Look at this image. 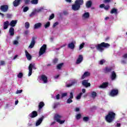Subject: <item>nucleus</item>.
I'll list each match as a JSON object with an SVG mask.
<instances>
[{
  "instance_id": "obj_1",
  "label": "nucleus",
  "mask_w": 127,
  "mask_h": 127,
  "mask_svg": "<svg viewBox=\"0 0 127 127\" xmlns=\"http://www.w3.org/2000/svg\"><path fill=\"white\" fill-rule=\"evenodd\" d=\"M116 119V113L113 112H109L107 115L105 117V121L107 123L111 124L113 123L115 119Z\"/></svg>"
},
{
  "instance_id": "obj_2",
  "label": "nucleus",
  "mask_w": 127,
  "mask_h": 127,
  "mask_svg": "<svg viewBox=\"0 0 127 127\" xmlns=\"http://www.w3.org/2000/svg\"><path fill=\"white\" fill-rule=\"evenodd\" d=\"M109 46H111L110 44L105 42H102L96 45L95 48H96L97 50L98 51L102 52L105 50L104 48H109Z\"/></svg>"
},
{
  "instance_id": "obj_3",
  "label": "nucleus",
  "mask_w": 127,
  "mask_h": 127,
  "mask_svg": "<svg viewBox=\"0 0 127 127\" xmlns=\"http://www.w3.org/2000/svg\"><path fill=\"white\" fill-rule=\"evenodd\" d=\"M46 50H47V45L46 44H43V46H42L39 52V57H40L41 55H43L44 53L46 52Z\"/></svg>"
},
{
  "instance_id": "obj_4",
  "label": "nucleus",
  "mask_w": 127,
  "mask_h": 127,
  "mask_svg": "<svg viewBox=\"0 0 127 127\" xmlns=\"http://www.w3.org/2000/svg\"><path fill=\"white\" fill-rule=\"evenodd\" d=\"M61 118H62V116L60 115L59 114L55 115V116H54L55 121H56V122H57V123H59V124H60V125H62V124H64V123H65V120L61 121L60 120V119H61Z\"/></svg>"
},
{
  "instance_id": "obj_5",
  "label": "nucleus",
  "mask_w": 127,
  "mask_h": 127,
  "mask_svg": "<svg viewBox=\"0 0 127 127\" xmlns=\"http://www.w3.org/2000/svg\"><path fill=\"white\" fill-rule=\"evenodd\" d=\"M29 73L28 76L30 77L31 75H32V69L36 70V67H35V64H30L28 66Z\"/></svg>"
},
{
  "instance_id": "obj_6",
  "label": "nucleus",
  "mask_w": 127,
  "mask_h": 127,
  "mask_svg": "<svg viewBox=\"0 0 127 127\" xmlns=\"http://www.w3.org/2000/svg\"><path fill=\"white\" fill-rule=\"evenodd\" d=\"M119 95V89H113L111 90V92L109 93V96L110 97H116Z\"/></svg>"
},
{
  "instance_id": "obj_7",
  "label": "nucleus",
  "mask_w": 127,
  "mask_h": 127,
  "mask_svg": "<svg viewBox=\"0 0 127 127\" xmlns=\"http://www.w3.org/2000/svg\"><path fill=\"white\" fill-rule=\"evenodd\" d=\"M36 39H37V38L35 37H33L32 38V40L31 41V43L29 46V48H33L34 47V45H35V43H36Z\"/></svg>"
},
{
  "instance_id": "obj_8",
  "label": "nucleus",
  "mask_w": 127,
  "mask_h": 127,
  "mask_svg": "<svg viewBox=\"0 0 127 127\" xmlns=\"http://www.w3.org/2000/svg\"><path fill=\"white\" fill-rule=\"evenodd\" d=\"M88 82L89 79H84L82 81V85H83L84 87L88 88V87H90L91 86V83Z\"/></svg>"
},
{
  "instance_id": "obj_9",
  "label": "nucleus",
  "mask_w": 127,
  "mask_h": 127,
  "mask_svg": "<svg viewBox=\"0 0 127 127\" xmlns=\"http://www.w3.org/2000/svg\"><path fill=\"white\" fill-rule=\"evenodd\" d=\"M40 80L43 81L44 84H46V83L48 82V78L45 74L41 75Z\"/></svg>"
},
{
  "instance_id": "obj_10",
  "label": "nucleus",
  "mask_w": 127,
  "mask_h": 127,
  "mask_svg": "<svg viewBox=\"0 0 127 127\" xmlns=\"http://www.w3.org/2000/svg\"><path fill=\"white\" fill-rule=\"evenodd\" d=\"M0 9L1 11L3 12H6L8 11V5H2L0 6Z\"/></svg>"
},
{
  "instance_id": "obj_11",
  "label": "nucleus",
  "mask_w": 127,
  "mask_h": 127,
  "mask_svg": "<svg viewBox=\"0 0 127 127\" xmlns=\"http://www.w3.org/2000/svg\"><path fill=\"white\" fill-rule=\"evenodd\" d=\"M81 6H79L78 5H77L76 3H75V2L74 4L72 5V10H74V11L79 10Z\"/></svg>"
},
{
  "instance_id": "obj_12",
  "label": "nucleus",
  "mask_w": 127,
  "mask_h": 127,
  "mask_svg": "<svg viewBox=\"0 0 127 127\" xmlns=\"http://www.w3.org/2000/svg\"><path fill=\"white\" fill-rule=\"evenodd\" d=\"M37 116H38V114L37 113V112H36V111H33L31 113H30L29 115V117L31 119H33L34 118H36Z\"/></svg>"
},
{
  "instance_id": "obj_13",
  "label": "nucleus",
  "mask_w": 127,
  "mask_h": 127,
  "mask_svg": "<svg viewBox=\"0 0 127 127\" xmlns=\"http://www.w3.org/2000/svg\"><path fill=\"white\" fill-rule=\"evenodd\" d=\"M109 86V82H103L101 85H100L99 88L100 89H106V88H108Z\"/></svg>"
},
{
  "instance_id": "obj_14",
  "label": "nucleus",
  "mask_w": 127,
  "mask_h": 127,
  "mask_svg": "<svg viewBox=\"0 0 127 127\" xmlns=\"http://www.w3.org/2000/svg\"><path fill=\"white\" fill-rule=\"evenodd\" d=\"M83 56L81 55H80L76 60V62L75 63L76 64H80V63H81V62L83 61Z\"/></svg>"
},
{
  "instance_id": "obj_15",
  "label": "nucleus",
  "mask_w": 127,
  "mask_h": 127,
  "mask_svg": "<svg viewBox=\"0 0 127 127\" xmlns=\"http://www.w3.org/2000/svg\"><path fill=\"white\" fill-rule=\"evenodd\" d=\"M22 1V0H15L13 2V6L16 7V6H18L20 3Z\"/></svg>"
},
{
  "instance_id": "obj_16",
  "label": "nucleus",
  "mask_w": 127,
  "mask_h": 127,
  "mask_svg": "<svg viewBox=\"0 0 127 127\" xmlns=\"http://www.w3.org/2000/svg\"><path fill=\"white\" fill-rule=\"evenodd\" d=\"M91 75L89 71H85L81 76V80H84L86 77H89Z\"/></svg>"
},
{
  "instance_id": "obj_17",
  "label": "nucleus",
  "mask_w": 127,
  "mask_h": 127,
  "mask_svg": "<svg viewBox=\"0 0 127 127\" xmlns=\"http://www.w3.org/2000/svg\"><path fill=\"white\" fill-rule=\"evenodd\" d=\"M75 84H77V80H73L71 81V83L68 84L66 85V87H67V88H70V87H72V86H74V85H75Z\"/></svg>"
},
{
  "instance_id": "obj_18",
  "label": "nucleus",
  "mask_w": 127,
  "mask_h": 127,
  "mask_svg": "<svg viewBox=\"0 0 127 127\" xmlns=\"http://www.w3.org/2000/svg\"><path fill=\"white\" fill-rule=\"evenodd\" d=\"M75 3L78 5L79 6L81 5H83L84 4V0H75Z\"/></svg>"
},
{
  "instance_id": "obj_19",
  "label": "nucleus",
  "mask_w": 127,
  "mask_h": 127,
  "mask_svg": "<svg viewBox=\"0 0 127 127\" xmlns=\"http://www.w3.org/2000/svg\"><path fill=\"white\" fill-rule=\"evenodd\" d=\"M112 70V67H106L104 71L105 74H108V73H110V72H111Z\"/></svg>"
},
{
  "instance_id": "obj_20",
  "label": "nucleus",
  "mask_w": 127,
  "mask_h": 127,
  "mask_svg": "<svg viewBox=\"0 0 127 127\" xmlns=\"http://www.w3.org/2000/svg\"><path fill=\"white\" fill-rule=\"evenodd\" d=\"M10 25L9 22L8 21H6L3 22V29H7L8 26Z\"/></svg>"
},
{
  "instance_id": "obj_21",
  "label": "nucleus",
  "mask_w": 127,
  "mask_h": 127,
  "mask_svg": "<svg viewBox=\"0 0 127 127\" xmlns=\"http://www.w3.org/2000/svg\"><path fill=\"white\" fill-rule=\"evenodd\" d=\"M92 2L91 0H88L86 2L85 5L87 8H90L92 6Z\"/></svg>"
},
{
  "instance_id": "obj_22",
  "label": "nucleus",
  "mask_w": 127,
  "mask_h": 127,
  "mask_svg": "<svg viewBox=\"0 0 127 127\" xmlns=\"http://www.w3.org/2000/svg\"><path fill=\"white\" fill-rule=\"evenodd\" d=\"M9 33L10 36H13V35H14V28L12 27H10L9 30Z\"/></svg>"
},
{
  "instance_id": "obj_23",
  "label": "nucleus",
  "mask_w": 127,
  "mask_h": 127,
  "mask_svg": "<svg viewBox=\"0 0 127 127\" xmlns=\"http://www.w3.org/2000/svg\"><path fill=\"white\" fill-rule=\"evenodd\" d=\"M25 55H26V57L27 58V59L28 60H31V59L32 58V57H31V55H30V54H29V53H28V52H27V51H25Z\"/></svg>"
},
{
  "instance_id": "obj_24",
  "label": "nucleus",
  "mask_w": 127,
  "mask_h": 127,
  "mask_svg": "<svg viewBox=\"0 0 127 127\" xmlns=\"http://www.w3.org/2000/svg\"><path fill=\"white\" fill-rule=\"evenodd\" d=\"M67 47L69 48V49H74V48H75V44L73 42H71L67 45Z\"/></svg>"
},
{
  "instance_id": "obj_25",
  "label": "nucleus",
  "mask_w": 127,
  "mask_h": 127,
  "mask_svg": "<svg viewBox=\"0 0 127 127\" xmlns=\"http://www.w3.org/2000/svg\"><path fill=\"white\" fill-rule=\"evenodd\" d=\"M16 23H17V20H12L9 23V24L10 26H11V27H14V26H15V25H16Z\"/></svg>"
},
{
  "instance_id": "obj_26",
  "label": "nucleus",
  "mask_w": 127,
  "mask_h": 127,
  "mask_svg": "<svg viewBox=\"0 0 127 127\" xmlns=\"http://www.w3.org/2000/svg\"><path fill=\"white\" fill-rule=\"evenodd\" d=\"M42 121H43V118L42 117L39 119V120L37 121L36 123V127H38V126H39L41 123H42Z\"/></svg>"
},
{
  "instance_id": "obj_27",
  "label": "nucleus",
  "mask_w": 127,
  "mask_h": 127,
  "mask_svg": "<svg viewBox=\"0 0 127 127\" xmlns=\"http://www.w3.org/2000/svg\"><path fill=\"white\" fill-rule=\"evenodd\" d=\"M117 78V74H116V72L115 71H112V74H111V80L112 81H114Z\"/></svg>"
},
{
  "instance_id": "obj_28",
  "label": "nucleus",
  "mask_w": 127,
  "mask_h": 127,
  "mask_svg": "<svg viewBox=\"0 0 127 127\" xmlns=\"http://www.w3.org/2000/svg\"><path fill=\"white\" fill-rule=\"evenodd\" d=\"M42 25L41 23H37L34 25V28L35 29H38V28H40Z\"/></svg>"
},
{
  "instance_id": "obj_29",
  "label": "nucleus",
  "mask_w": 127,
  "mask_h": 127,
  "mask_svg": "<svg viewBox=\"0 0 127 127\" xmlns=\"http://www.w3.org/2000/svg\"><path fill=\"white\" fill-rule=\"evenodd\" d=\"M45 106V104H44V102L41 101L39 103L38 108L39 110H41L42 109L43 107Z\"/></svg>"
},
{
  "instance_id": "obj_30",
  "label": "nucleus",
  "mask_w": 127,
  "mask_h": 127,
  "mask_svg": "<svg viewBox=\"0 0 127 127\" xmlns=\"http://www.w3.org/2000/svg\"><path fill=\"white\" fill-rule=\"evenodd\" d=\"M82 17H84V18H89L90 17V13L89 12L84 13L82 15Z\"/></svg>"
},
{
  "instance_id": "obj_31",
  "label": "nucleus",
  "mask_w": 127,
  "mask_h": 127,
  "mask_svg": "<svg viewBox=\"0 0 127 127\" xmlns=\"http://www.w3.org/2000/svg\"><path fill=\"white\" fill-rule=\"evenodd\" d=\"M43 9V8H41L39 9H35L34 11L35 12V13H38L39 12H41L42 11V10Z\"/></svg>"
},
{
  "instance_id": "obj_32",
  "label": "nucleus",
  "mask_w": 127,
  "mask_h": 127,
  "mask_svg": "<svg viewBox=\"0 0 127 127\" xmlns=\"http://www.w3.org/2000/svg\"><path fill=\"white\" fill-rule=\"evenodd\" d=\"M64 64L63 63H61L60 64H58L57 66V69H58V70H60L62 68V66H63Z\"/></svg>"
},
{
  "instance_id": "obj_33",
  "label": "nucleus",
  "mask_w": 127,
  "mask_h": 127,
  "mask_svg": "<svg viewBox=\"0 0 127 127\" xmlns=\"http://www.w3.org/2000/svg\"><path fill=\"white\" fill-rule=\"evenodd\" d=\"M118 12V9H116L115 8H113L111 11H110V13H117Z\"/></svg>"
},
{
  "instance_id": "obj_34",
  "label": "nucleus",
  "mask_w": 127,
  "mask_h": 127,
  "mask_svg": "<svg viewBox=\"0 0 127 127\" xmlns=\"http://www.w3.org/2000/svg\"><path fill=\"white\" fill-rule=\"evenodd\" d=\"M32 4H37L38 3V0H31Z\"/></svg>"
},
{
  "instance_id": "obj_35",
  "label": "nucleus",
  "mask_w": 127,
  "mask_h": 127,
  "mask_svg": "<svg viewBox=\"0 0 127 127\" xmlns=\"http://www.w3.org/2000/svg\"><path fill=\"white\" fill-rule=\"evenodd\" d=\"M30 24H29V22H26L25 23V27L26 28V29H28V28L30 27Z\"/></svg>"
},
{
  "instance_id": "obj_36",
  "label": "nucleus",
  "mask_w": 127,
  "mask_h": 127,
  "mask_svg": "<svg viewBox=\"0 0 127 127\" xmlns=\"http://www.w3.org/2000/svg\"><path fill=\"white\" fill-rule=\"evenodd\" d=\"M58 59L57 58H55L53 60V63L54 64V65H56V64H57V63H58Z\"/></svg>"
},
{
  "instance_id": "obj_37",
  "label": "nucleus",
  "mask_w": 127,
  "mask_h": 127,
  "mask_svg": "<svg viewBox=\"0 0 127 127\" xmlns=\"http://www.w3.org/2000/svg\"><path fill=\"white\" fill-rule=\"evenodd\" d=\"M90 120V118L88 117H84L83 118V122H88V121Z\"/></svg>"
},
{
  "instance_id": "obj_38",
  "label": "nucleus",
  "mask_w": 127,
  "mask_h": 127,
  "mask_svg": "<svg viewBox=\"0 0 127 127\" xmlns=\"http://www.w3.org/2000/svg\"><path fill=\"white\" fill-rule=\"evenodd\" d=\"M23 77V73L22 72H20L17 75V77L19 78L20 79H21Z\"/></svg>"
},
{
  "instance_id": "obj_39",
  "label": "nucleus",
  "mask_w": 127,
  "mask_h": 127,
  "mask_svg": "<svg viewBox=\"0 0 127 127\" xmlns=\"http://www.w3.org/2000/svg\"><path fill=\"white\" fill-rule=\"evenodd\" d=\"M82 95H83V93H80L77 96L76 99L77 100H80L81 99V97H82Z\"/></svg>"
},
{
  "instance_id": "obj_40",
  "label": "nucleus",
  "mask_w": 127,
  "mask_h": 127,
  "mask_svg": "<svg viewBox=\"0 0 127 127\" xmlns=\"http://www.w3.org/2000/svg\"><path fill=\"white\" fill-rule=\"evenodd\" d=\"M67 104H71V103H73V100H72V98H68L67 99L66 101Z\"/></svg>"
},
{
  "instance_id": "obj_41",
  "label": "nucleus",
  "mask_w": 127,
  "mask_h": 127,
  "mask_svg": "<svg viewBox=\"0 0 127 127\" xmlns=\"http://www.w3.org/2000/svg\"><path fill=\"white\" fill-rule=\"evenodd\" d=\"M91 95L93 98H96V97H97V93L95 91H93Z\"/></svg>"
},
{
  "instance_id": "obj_42",
  "label": "nucleus",
  "mask_w": 127,
  "mask_h": 127,
  "mask_svg": "<svg viewBox=\"0 0 127 127\" xmlns=\"http://www.w3.org/2000/svg\"><path fill=\"white\" fill-rule=\"evenodd\" d=\"M45 28H48L50 26V22H48L46 24H45Z\"/></svg>"
},
{
  "instance_id": "obj_43",
  "label": "nucleus",
  "mask_w": 127,
  "mask_h": 127,
  "mask_svg": "<svg viewBox=\"0 0 127 127\" xmlns=\"http://www.w3.org/2000/svg\"><path fill=\"white\" fill-rule=\"evenodd\" d=\"M59 105H60L59 102L55 103L53 106V109H56V108H57V107H58V106H59Z\"/></svg>"
},
{
  "instance_id": "obj_44",
  "label": "nucleus",
  "mask_w": 127,
  "mask_h": 127,
  "mask_svg": "<svg viewBox=\"0 0 127 127\" xmlns=\"http://www.w3.org/2000/svg\"><path fill=\"white\" fill-rule=\"evenodd\" d=\"M85 46V43H82L79 46V50H81L82 48H84V46Z\"/></svg>"
},
{
  "instance_id": "obj_45",
  "label": "nucleus",
  "mask_w": 127,
  "mask_h": 127,
  "mask_svg": "<svg viewBox=\"0 0 127 127\" xmlns=\"http://www.w3.org/2000/svg\"><path fill=\"white\" fill-rule=\"evenodd\" d=\"M81 117H82V115H81V114H78L76 115V120H80V119H81Z\"/></svg>"
},
{
  "instance_id": "obj_46",
  "label": "nucleus",
  "mask_w": 127,
  "mask_h": 127,
  "mask_svg": "<svg viewBox=\"0 0 127 127\" xmlns=\"http://www.w3.org/2000/svg\"><path fill=\"white\" fill-rule=\"evenodd\" d=\"M29 9V7H28V6H25L23 10V11L24 12H26V11H27Z\"/></svg>"
},
{
  "instance_id": "obj_47",
  "label": "nucleus",
  "mask_w": 127,
  "mask_h": 127,
  "mask_svg": "<svg viewBox=\"0 0 127 127\" xmlns=\"http://www.w3.org/2000/svg\"><path fill=\"white\" fill-rule=\"evenodd\" d=\"M54 17H55L54 13H52L51 14V15L50 16L49 20H51V19H53V18H54Z\"/></svg>"
},
{
  "instance_id": "obj_48",
  "label": "nucleus",
  "mask_w": 127,
  "mask_h": 127,
  "mask_svg": "<svg viewBox=\"0 0 127 127\" xmlns=\"http://www.w3.org/2000/svg\"><path fill=\"white\" fill-rule=\"evenodd\" d=\"M69 98L74 99V95L73 94V92L69 93Z\"/></svg>"
},
{
  "instance_id": "obj_49",
  "label": "nucleus",
  "mask_w": 127,
  "mask_h": 127,
  "mask_svg": "<svg viewBox=\"0 0 127 127\" xmlns=\"http://www.w3.org/2000/svg\"><path fill=\"white\" fill-rule=\"evenodd\" d=\"M67 96V93H64L62 94L61 99H63L64 97H66Z\"/></svg>"
},
{
  "instance_id": "obj_50",
  "label": "nucleus",
  "mask_w": 127,
  "mask_h": 127,
  "mask_svg": "<svg viewBox=\"0 0 127 127\" xmlns=\"http://www.w3.org/2000/svg\"><path fill=\"white\" fill-rule=\"evenodd\" d=\"M25 4H29L30 2V0H24Z\"/></svg>"
},
{
  "instance_id": "obj_51",
  "label": "nucleus",
  "mask_w": 127,
  "mask_h": 127,
  "mask_svg": "<svg viewBox=\"0 0 127 127\" xmlns=\"http://www.w3.org/2000/svg\"><path fill=\"white\" fill-rule=\"evenodd\" d=\"M109 8L110 5H107L106 6H104V9H105V10H109Z\"/></svg>"
},
{
  "instance_id": "obj_52",
  "label": "nucleus",
  "mask_w": 127,
  "mask_h": 127,
  "mask_svg": "<svg viewBox=\"0 0 127 127\" xmlns=\"http://www.w3.org/2000/svg\"><path fill=\"white\" fill-rule=\"evenodd\" d=\"M104 3H110L111 0H103Z\"/></svg>"
},
{
  "instance_id": "obj_53",
  "label": "nucleus",
  "mask_w": 127,
  "mask_h": 127,
  "mask_svg": "<svg viewBox=\"0 0 127 127\" xmlns=\"http://www.w3.org/2000/svg\"><path fill=\"white\" fill-rule=\"evenodd\" d=\"M105 62H106V61H105V60H102L100 61L99 64L100 65H103V64H104Z\"/></svg>"
},
{
  "instance_id": "obj_54",
  "label": "nucleus",
  "mask_w": 127,
  "mask_h": 127,
  "mask_svg": "<svg viewBox=\"0 0 127 127\" xmlns=\"http://www.w3.org/2000/svg\"><path fill=\"white\" fill-rule=\"evenodd\" d=\"M35 14H36L35 12L34 11L32 12L30 14V16L32 17L34 15H35Z\"/></svg>"
},
{
  "instance_id": "obj_55",
  "label": "nucleus",
  "mask_w": 127,
  "mask_h": 127,
  "mask_svg": "<svg viewBox=\"0 0 127 127\" xmlns=\"http://www.w3.org/2000/svg\"><path fill=\"white\" fill-rule=\"evenodd\" d=\"M13 44L14 45H16L18 44V41H17V40H14V41H13Z\"/></svg>"
},
{
  "instance_id": "obj_56",
  "label": "nucleus",
  "mask_w": 127,
  "mask_h": 127,
  "mask_svg": "<svg viewBox=\"0 0 127 127\" xmlns=\"http://www.w3.org/2000/svg\"><path fill=\"white\" fill-rule=\"evenodd\" d=\"M58 24H59V23H58V22H56L55 23H54L53 25V27L55 28L57 25H58Z\"/></svg>"
},
{
  "instance_id": "obj_57",
  "label": "nucleus",
  "mask_w": 127,
  "mask_h": 127,
  "mask_svg": "<svg viewBox=\"0 0 127 127\" xmlns=\"http://www.w3.org/2000/svg\"><path fill=\"white\" fill-rule=\"evenodd\" d=\"M57 100H60V94H58L56 97Z\"/></svg>"
},
{
  "instance_id": "obj_58",
  "label": "nucleus",
  "mask_w": 127,
  "mask_h": 127,
  "mask_svg": "<svg viewBox=\"0 0 127 127\" xmlns=\"http://www.w3.org/2000/svg\"><path fill=\"white\" fill-rule=\"evenodd\" d=\"M21 93H22V90H17L16 92V94H20Z\"/></svg>"
},
{
  "instance_id": "obj_59",
  "label": "nucleus",
  "mask_w": 127,
  "mask_h": 127,
  "mask_svg": "<svg viewBox=\"0 0 127 127\" xmlns=\"http://www.w3.org/2000/svg\"><path fill=\"white\" fill-rule=\"evenodd\" d=\"M99 7H100V8H103L104 7V8H105V4H101L100 5Z\"/></svg>"
},
{
  "instance_id": "obj_60",
  "label": "nucleus",
  "mask_w": 127,
  "mask_h": 127,
  "mask_svg": "<svg viewBox=\"0 0 127 127\" xmlns=\"http://www.w3.org/2000/svg\"><path fill=\"white\" fill-rule=\"evenodd\" d=\"M6 16H7V18H10L11 17V15H10L9 14H7Z\"/></svg>"
},
{
  "instance_id": "obj_61",
  "label": "nucleus",
  "mask_w": 127,
  "mask_h": 127,
  "mask_svg": "<svg viewBox=\"0 0 127 127\" xmlns=\"http://www.w3.org/2000/svg\"><path fill=\"white\" fill-rule=\"evenodd\" d=\"M121 63L122 64H127V62H126L125 60H123V61H121Z\"/></svg>"
},
{
  "instance_id": "obj_62",
  "label": "nucleus",
  "mask_w": 127,
  "mask_h": 127,
  "mask_svg": "<svg viewBox=\"0 0 127 127\" xmlns=\"http://www.w3.org/2000/svg\"><path fill=\"white\" fill-rule=\"evenodd\" d=\"M80 111V108H76L75 109V112H79Z\"/></svg>"
},
{
  "instance_id": "obj_63",
  "label": "nucleus",
  "mask_w": 127,
  "mask_h": 127,
  "mask_svg": "<svg viewBox=\"0 0 127 127\" xmlns=\"http://www.w3.org/2000/svg\"><path fill=\"white\" fill-rule=\"evenodd\" d=\"M123 58H125V59L127 58V54H125L123 56Z\"/></svg>"
},
{
  "instance_id": "obj_64",
  "label": "nucleus",
  "mask_w": 127,
  "mask_h": 127,
  "mask_svg": "<svg viewBox=\"0 0 127 127\" xmlns=\"http://www.w3.org/2000/svg\"><path fill=\"white\" fill-rule=\"evenodd\" d=\"M0 65H4V61H1Z\"/></svg>"
}]
</instances>
